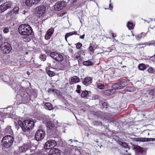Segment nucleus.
<instances>
[{"label":"nucleus","instance_id":"nucleus-48","mask_svg":"<svg viewBox=\"0 0 155 155\" xmlns=\"http://www.w3.org/2000/svg\"><path fill=\"white\" fill-rule=\"evenodd\" d=\"M34 65H34V66L35 67V68H38V67H39V65H36L35 64H34Z\"/></svg>","mask_w":155,"mask_h":155},{"label":"nucleus","instance_id":"nucleus-8","mask_svg":"<svg viewBox=\"0 0 155 155\" xmlns=\"http://www.w3.org/2000/svg\"><path fill=\"white\" fill-rule=\"evenodd\" d=\"M50 56L54 59L58 61H61L64 59V58L62 55L59 53L52 52L50 53Z\"/></svg>","mask_w":155,"mask_h":155},{"label":"nucleus","instance_id":"nucleus-33","mask_svg":"<svg viewBox=\"0 0 155 155\" xmlns=\"http://www.w3.org/2000/svg\"><path fill=\"white\" fill-rule=\"evenodd\" d=\"M82 46V44L80 43H78L76 45V48L78 49H80Z\"/></svg>","mask_w":155,"mask_h":155},{"label":"nucleus","instance_id":"nucleus-1","mask_svg":"<svg viewBox=\"0 0 155 155\" xmlns=\"http://www.w3.org/2000/svg\"><path fill=\"white\" fill-rule=\"evenodd\" d=\"M18 124L24 132L28 131L30 129H31L34 124L33 121L29 120H25L23 122L19 120Z\"/></svg>","mask_w":155,"mask_h":155},{"label":"nucleus","instance_id":"nucleus-31","mask_svg":"<svg viewBox=\"0 0 155 155\" xmlns=\"http://www.w3.org/2000/svg\"><path fill=\"white\" fill-rule=\"evenodd\" d=\"M9 28L8 27H6L4 28L3 31L5 33H6L9 32Z\"/></svg>","mask_w":155,"mask_h":155},{"label":"nucleus","instance_id":"nucleus-49","mask_svg":"<svg viewBox=\"0 0 155 155\" xmlns=\"http://www.w3.org/2000/svg\"><path fill=\"white\" fill-rule=\"evenodd\" d=\"M50 91H52L53 92H54V90H53V89H51L50 90Z\"/></svg>","mask_w":155,"mask_h":155},{"label":"nucleus","instance_id":"nucleus-2","mask_svg":"<svg viewBox=\"0 0 155 155\" xmlns=\"http://www.w3.org/2000/svg\"><path fill=\"white\" fill-rule=\"evenodd\" d=\"M18 32L21 35L29 36L32 32V30L29 25L22 24L20 25L18 28Z\"/></svg>","mask_w":155,"mask_h":155},{"label":"nucleus","instance_id":"nucleus-41","mask_svg":"<svg viewBox=\"0 0 155 155\" xmlns=\"http://www.w3.org/2000/svg\"><path fill=\"white\" fill-rule=\"evenodd\" d=\"M85 35L84 34L82 35H81L80 36V38L82 39H84V38Z\"/></svg>","mask_w":155,"mask_h":155},{"label":"nucleus","instance_id":"nucleus-23","mask_svg":"<svg viewBox=\"0 0 155 155\" xmlns=\"http://www.w3.org/2000/svg\"><path fill=\"white\" fill-rule=\"evenodd\" d=\"M145 35V33H142L139 34L135 35L137 40H139L142 37H144Z\"/></svg>","mask_w":155,"mask_h":155},{"label":"nucleus","instance_id":"nucleus-35","mask_svg":"<svg viewBox=\"0 0 155 155\" xmlns=\"http://www.w3.org/2000/svg\"><path fill=\"white\" fill-rule=\"evenodd\" d=\"M97 87L101 89H103L104 88V86L103 84H98Z\"/></svg>","mask_w":155,"mask_h":155},{"label":"nucleus","instance_id":"nucleus-46","mask_svg":"<svg viewBox=\"0 0 155 155\" xmlns=\"http://www.w3.org/2000/svg\"><path fill=\"white\" fill-rule=\"evenodd\" d=\"M76 91L77 93H80V89H77L76 90Z\"/></svg>","mask_w":155,"mask_h":155},{"label":"nucleus","instance_id":"nucleus-10","mask_svg":"<svg viewBox=\"0 0 155 155\" xmlns=\"http://www.w3.org/2000/svg\"><path fill=\"white\" fill-rule=\"evenodd\" d=\"M57 145L56 142L53 140H48L45 143L44 147L45 149H52Z\"/></svg>","mask_w":155,"mask_h":155},{"label":"nucleus","instance_id":"nucleus-21","mask_svg":"<svg viewBox=\"0 0 155 155\" xmlns=\"http://www.w3.org/2000/svg\"><path fill=\"white\" fill-rule=\"evenodd\" d=\"M71 80L72 82L76 83L79 81V79L78 77L74 76L71 78Z\"/></svg>","mask_w":155,"mask_h":155},{"label":"nucleus","instance_id":"nucleus-27","mask_svg":"<svg viewBox=\"0 0 155 155\" xmlns=\"http://www.w3.org/2000/svg\"><path fill=\"white\" fill-rule=\"evenodd\" d=\"M88 92L87 91H85L81 93V96L83 97H86L88 95Z\"/></svg>","mask_w":155,"mask_h":155},{"label":"nucleus","instance_id":"nucleus-55","mask_svg":"<svg viewBox=\"0 0 155 155\" xmlns=\"http://www.w3.org/2000/svg\"><path fill=\"white\" fill-rule=\"evenodd\" d=\"M64 154L67 155V153H65Z\"/></svg>","mask_w":155,"mask_h":155},{"label":"nucleus","instance_id":"nucleus-15","mask_svg":"<svg viewBox=\"0 0 155 155\" xmlns=\"http://www.w3.org/2000/svg\"><path fill=\"white\" fill-rule=\"evenodd\" d=\"M29 146L28 144H24L22 146L18 148V151L20 152H25L28 150Z\"/></svg>","mask_w":155,"mask_h":155},{"label":"nucleus","instance_id":"nucleus-18","mask_svg":"<svg viewBox=\"0 0 155 155\" xmlns=\"http://www.w3.org/2000/svg\"><path fill=\"white\" fill-rule=\"evenodd\" d=\"M135 25L133 24L132 21H129L127 23V27L129 30H132L134 28Z\"/></svg>","mask_w":155,"mask_h":155},{"label":"nucleus","instance_id":"nucleus-53","mask_svg":"<svg viewBox=\"0 0 155 155\" xmlns=\"http://www.w3.org/2000/svg\"><path fill=\"white\" fill-rule=\"evenodd\" d=\"M12 117V116L11 115H10L9 117Z\"/></svg>","mask_w":155,"mask_h":155},{"label":"nucleus","instance_id":"nucleus-45","mask_svg":"<svg viewBox=\"0 0 155 155\" xmlns=\"http://www.w3.org/2000/svg\"><path fill=\"white\" fill-rule=\"evenodd\" d=\"M112 37L114 38V37H116V35L113 33H112Z\"/></svg>","mask_w":155,"mask_h":155},{"label":"nucleus","instance_id":"nucleus-29","mask_svg":"<svg viewBox=\"0 0 155 155\" xmlns=\"http://www.w3.org/2000/svg\"><path fill=\"white\" fill-rule=\"evenodd\" d=\"M146 45L149 46L153 45L155 46V40L146 43Z\"/></svg>","mask_w":155,"mask_h":155},{"label":"nucleus","instance_id":"nucleus-37","mask_svg":"<svg viewBox=\"0 0 155 155\" xmlns=\"http://www.w3.org/2000/svg\"><path fill=\"white\" fill-rule=\"evenodd\" d=\"M137 46L138 47H139V48H143L145 46H144V45H143V44H140V45H138V46Z\"/></svg>","mask_w":155,"mask_h":155},{"label":"nucleus","instance_id":"nucleus-42","mask_svg":"<svg viewBox=\"0 0 155 155\" xmlns=\"http://www.w3.org/2000/svg\"><path fill=\"white\" fill-rule=\"evenodd\" d=\"M113 8V6L111 5L110 4H109V9L110 10H111Z\"/></svg>","mask_w":155,"mask_h":155},{"label":"nucleus","instance_id":"nucleus-6","mask_svg":"<svg viewBox=\"0 0 155 155\" xmlns=\"http://www.w3.org/2000/svg\"><path fill=\"white\" fill-rule=\"evenodd\" d=\"M45 133L43 130L39 129L36 132L35 138L37 141H40L42 140L45 137Z\"/></svg>","mask_w":155,"mask_h":155},{"label":"nucleus","instance_id":"nucleus-7","mask_svg":"<svg viewBox=\"0 0 155 155\" xmlns=\"http://www.w3.org/2000/svg\"><path fill=\"white\" fill-rule=\"evenodd\" d=\"M45 7L44 5H40L37 7L35 9V12L39 17L43 15L45 13Z\"/></svg>","mask_w":155,"mask_h":155},{"label":"nucleus","instance_id":"nucleus-22","mask_svg":"<svg viewBox=\"0 0 155 155\" xmlns=\"http://www.w3.org/2000/svg\"><path fill=\"white\" fill-rule=\"evenodd\" d=\"M83 64L84 65L86 66H91L93 65V63L91 61L89 60L87 61H84L83 62Z\"/></svg>","mask_w":155,"mask_h":155},{"label":"nucleus","instance_id":"nucleus-28","mask_svg":"<svg viewBox=\"0 0 155 155\" xmlns=\"http://www.w3.org/2000/svg\"><path fill=\"white\" fill-rule=\"evenodd\" d=\"M139 68L141 70H143L145 69V66L143 64H140L139 65Z\"/></svg>","mask_w":155,"mask_h":155},{"label":"nucleus","instance_id":"nucleus-57","mask_svg":"<svg viewBox=\"0 0 155 155\" xmlns=\"http://www.w3.org/2000/svg\"><path fill=\"white\" fill-rule=\"evenodd\" d=\"M66 149H65V150H64V151H66Z\"/></svg>","mask_w":155,"mask_h":155},{"label":"nucleus","instance_id":"nucleus-3","mask_svg":"<svg viewBox=\"0 0 155 155\" xmlns=\"http://www.w3.org/2000/svg\"><path fill=\"white\" fill-rule=\"evenodd\" d=\"M2 37L0 34V50H2L3 52L5 54L9 53L11 50L10 45L8 42H5L2 44Z\"/></svg>","mask_w":155,"mask_h":155},{"label":"nucleus","instance_id":"nucleus-16","mask_svg":"<svg viewBox=\"0 0 155 155\" xmlns=\"http://www.w3.org/2000/svg\"><path fill=\"white\" fill-rule=\"evenodd\" d=\"M54 31V29L53 28H51L48 29L47 32V36L45 35V38L46 40H48L50 38L51 36L52 35Z\"/></svg>","mask_w":155,"mask_h":155},{"label":"nucleus","instance_id":"nucleus-43","mask_svg":"<svg viewBox=\"0 0 155 155\" xmlns=\"http://www.w3.org/2000/svg\"><path fill=\"white\" fill-rule=\"evenodd\" d=\"M72 142V140L71 139L70 140L68 141V143L69 144H71V142Z\"/></svg>","mask_w":155,"mask_h":155},{"label":"nucleus","instance_id":"nucleus-12","mask_svg":"<svg viewBox=\"0 0 155 155\" xmlns=\"http://www.w3.org/2000/svg\"><path fill=\"white\" fill-rule=\"evenodd\" d=\"M40 0H25V4L26 6L30 8L33 5H36L38 4Z\"/></svg>","mask_w":155,"mask_h":155},{"label":"nucleus","instance_id":"nucleus-26","mask_svg":"<svg viewBox=\"0 0 155 155\" xmlns=\"http://www.w3.org/2000/svg\"><path fill=\"white\" fill-rule=\"evenodd\" d=\"M46 55L44 54H41L39 57V58L42 61H44L46 59Z\"/></svg>","mask_w":155,"mask_h":155},{"label":"nucleus","instance_id":"nucleus-19","mask_svg":"<svg viewBox=\"0 0 155 155\" xmlns=\"http://www.w3.org/2000/svg\"><path fill=\"white\" fill-rule=\"evenodd\" d=\"M77 32L74 31L72 32H70L69 33H67L65 36V40L67 42V38L70 36H71L73 35H76Z\"/></svg>","mask_w":155,"mask_h":155},{"label":"nucleus","instance_id":"nucleus-47","mask_svg":"<svg viewBox=\"0 0 155 155\" xmlns=\"http://www.w3.org/2000/svg\"><path fill=\"white\" fill-rule=\"evenodd\" d=\"M22 13L24 14H25L26 13H27V12L26 11H24Z\"/></svg>","mask_w":155,"mask_h":155},{"label":"nucleus","instance_id":"nucleus-56","mask_svg":"<svg viewBox=\"0 0 155 155\" xmlns=\"http://www.w3.org/2000/svg\"><path fill=\"white\" fill-rule=\"evenodd\" d=\"M132 35L133 36H134V35L133 34H132Z\"/></svg>","mask_w":155,"mask_h":155},{"label":"nucleus","instance_id":"nucleus-58","mask_svg":"<svg viewBox=\"0 0 155 155\" xmlns=\"http://www.w3.org/2000/svg\"><path fill=\"white\" fill-rule=\"evenodd\" d=\"M111 1V0H110V1Z\"/></svg>","mask_w":155,"mask_h":155},{"label":"nucleus","instance_id":"nucleus-38","mask_svg":"<svg viewBox=\"0 0 155 155\" xmlns=\"http://www.w3.org/2000/svg\"><path fill=\"white\" fill-rule=\"evenodd\" d=\"M138 150L141 153H142L143 151V149L141 147H139Z\"/></svg>","mask_w":155,"mask_h":155},{"label":"nucleus","instance_id":"nucleus-20","mask_svg":"<svg viewBox=\"0 0 155 155\" xmlns=\"http://www.w3.org/2000/svg\"><path fill=\"white\" fill-rule=\"evenodd\" d=\"M45 108L46 109L51 110L52 108V106L50 103H46L45 104Z\"/></svg>","mask_w":155,"mask_h":155},{"label":"nucleus","instance_id":"nucleus-50","mask_svg":"<svg viewBox=\"0 0 155 155\" xmlns=\"http://www.w3.org/2000/svg\"><path fill=\"white\" fill-rule=\"evenodd\" d=\"M31 61H32L34 62V60L33 58H32L31 59Z\"/></svg>","mask_w":155,"mask_h":155},{"label":"nucleus","instance_id":"nucleus-17","mask_svg":"<svg viewBox=\"0 0 155 155\" xmlns=\"http://www.w3.org/2000/svg\"><path fill=\"white\" fill-rule=\"evenodd\" d=\"M92 82V79L91 77H86L84 80L83 83L85 85H87V84L91 83Z\"/></svg>","mask_w":155,"mask_h":155},{"label":"nucleus","instance_id":"nucleus-54","mask_svg":"<svg viewBox=\"0 0 155 155\" xmlns=\"http://www.w3.org/2000/svg\"><path fill=\"white\" fill-rule=\"evenodd\" d=\"M5 110H6V109H7V108H5Z\"/></svg>","mask_w":155,"mask_h":155},{"label":"nucleus","instance_id":"nucleus-13","mask_svg":"<svg viewBox=\"0 0 155 155\" xmlns=\"http://www.w3.org/2000/svg\"><path fill=\"white\" fill-rule=\"evenodd\" d=\"M44 123L46 124V126L48 130H53L56 127V126L52 123L50 120H47L46 121H44Z\"/></svg>","mask_w":155,"mask_h":155},{"label":"nucleus","instance_id":"nucleus-44","mask_svg":"<svg viewBox=\"0 0 155 155\" xmlns=\"http://www.w3.org/2000/svg\"><path fill=\"white\" fill-rule=\"evenodd\" d=\"M81 86L79 85H77V89H81Z\"/></svg>","mask_w":155,"mask_h":155},{"label":"nucleus","instance_id":"nucleus-34","mask_svg":"<svg viewBox=\"0 0 155 155\" xmlns=\"http://www.w3.org/2000/svg\"><path fill=\"white\" fill-rule=\"evenodd\" d=\"M88 49L90 51L92 52H94V48L92 46H91V45L89 47Z\"/></svg>","mask_w":155,"mask_h":155},{"label":"nucleus","instance_id":"nucleus-5","mask_svg":"<svg viewBox=\"0 0 155 155\" xmlns=\"http://www.w3.org/2000/svg\"><path fill=\"white\" fill-rule=\"evenodd\" d=\"M13 141V137L10 135H7L3 138L2 143L3 146L8 147L11 146Z\"/></svg>","mask_w":155,"mask_h":155},{"label":"nucleus","instance_id":"nucleus-40","mask_svg":"<svg viewBox=\"0 0 155 155\" xmlns=\"http://www.w3.org/2000/svg\"><path fill=\"white\" fill-rule=\"evenodd\" d=\"M99 98V97L97 95H94V99L95 100L98 99Z\"/></svg>","mask_w":155,"mask_h":155},{"label":"nucleus","instance_id":"nucleus-25","mask_svg":"<svg viewBox=\"0 0 155 155\" xmlns=\"http://www.w3.org/2000/svg\"><path fill=\"white\" fill-rule=\"evenodd\" d=\"M46 71L48 76L50 77H52L55 75V73L52 71L50 70H48L46 69Z\"/></svg>","mask_w":155,"mask_h":155},{"label":"nucleus","instance_id":"nucleus-4","mask_svg":"<svg viewBox=\"0 0 155 155\" xmlns=\"http://www.w3.org/2000/svg\"><path fill=\"white\" fill-rule=\"evenodd\" d=\"M124 82L120 81L119 83L114 84L112 85V90H108L106 91V92L108 94H111L115 92L116 90L121 89L123 88L125 86Z\"/></svg>","mask_w":155,"mask_h":155},{"label":"nucleus","instance_id":"nucleus-14","mask_svg":"<svg viewBox=\"0 0 155 155\" xmlns=\"http://www.w3.org/2000/svg\"><path fill=\"white\" fill-rule=\"evenodd\" d=\"M60 150L57 148L51 149L48 153V155H60Z\"/></svg>","mask_w":155,"mask_h":155},{"label":"nucleus","instance_id":"nucleus-51","mask_svg":"<svg viewBox=\"0 0 155 155\" xmlns=\"http://www.w3.org/2000/svg\"><path fill=\"white\" fill-rule=\"evenodd\" d=\"M79 58V56H77L75 57V58H76V59H78Z\"/></svg>","mask_w":155,"mask_h":155},{"label":"nucleus","instance_id":"nucleus-9","mask_svg":"<svg viewBox=\"0 0 155 155\" xmlns=\"http://www.w3.org/2000/svg\"><path fill=\"white\" fill-rule=\"evenodd\" d=\"M66 5L67 3L65 2L59 1L55 4L54 8L55 10L59 11L63 9Z\"/></svg>","mask_w":155,"mask_h":155},{"label":"nucleus","instance_id":"nucleus-11","mask_svg":"<svg viewBox=\"0 0 155 155\" xmlns=\"http://www.w3.org/2000/svg\"><path fill=\"white\" fill-rule=\"evenodd\" d=\"M12 5L10 2H6L0 5V13L3 12L7 9L10 8Z\"/></svg>","mask_w":155,"mask_h":155},{"label":"nucleus","instance_id":"nucleus-52","mask_svg":"<svg viewBox=\"0 0 155 155\" xmlns=\"http://www.w3.org/2000/svg\"><path fill=\"white\" fill-rule=\"evenodd\" d=\"M4 0H0V3L2 2Z\"/></svg>","mask_w":155,"mask_h":155},{"label":"nucleus","instance_id":"nucleus-36","mask_svg":"<svg viewBox=\"0 0 155 155\" xmlns=\"http://www.w3.org/2000/svg\"><path fill=\"white\" fill-rule=\"evenodd\" d=\"M121 144L122 146H124V147H127V143H124V142H123V143H121Z\"/></svg>","mask_w":155,"mask_h":155},{"label":"nucleus","instance_id":"nucleus-39","mask_svg":"<svg viewBox=\"0 0 155 155\" xmlns=\"http://www.w3.org/2000/svg\"><path fill=\"white\" fill-rule=\"evenodd\" d=\"M107 102H104L102 104V106L104 107V106H107Z\"/></svg>","mask_w":155,"mask_h":155},{"label":"nucleus","instance_id":"nucleus-30","mask_svg":"<svg viewBox=\"0 0 155 155\" xmlns=\"http://www.w3.org/2000/svg\"><path fill=\"white\" fill-rule=\"evenodd\" d=\"M19 10V8L18 7H15L13 9V12L15 14H17L18 13Z\"/></svg>","mask_w":155,"mask_h":155},{"label":"nucleus","instance_id":"nucleus-32","mask_svg":"<svg viewBox=\"0 0 155 155\" xmlns=\"http://www.w3.org/2000/svg\"><path fill=\"white\" fill-rule=\"evenodd\" d=\"M150 73H153L154 72V70L152 68H150L147 70Z\"/></svg>","mask_w":155,"mask_h":155},{"label":"nucleus","instance_id":"nucleus-24","mask_svg":"<svg viewBox=\"0 0 155 155\" xmlns=\"http://www.w3.org/2000/svg\"><path fill=\"white\" fill-rule=\"evenodd\" d=\"M6 132L8 134H11L12 133V131L10 126H8L6 128Z\"/></svg>","mask_w":155,"mask_h":155}]
</instances>
